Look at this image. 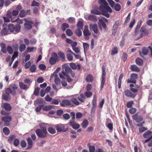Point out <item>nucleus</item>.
<instances>
[{
	"label": "nucleus",
	"instance_id": "obj_1",
	"mask_svg": "<svg viewBox=\"0 0 152 152\" xmlns=\"http://www.w3.org/2000/svg\"><path fill=\"white\" fill-rule=\"evenodd\" d=\"M17 88V87L16 86H10L9 88H6L5 90V92L6 94H4L3 95V99L7 101L9 100V96L10 94L13 95H15L16 94L15 90Z\"/></svg>",
	"mask_w": 152,
	"mask_h": 152
},
{
	"label": "nucleus",
	"instance_id": "obj_2",
	"mask_svg": "<svg viewBox=\"0 0 152 152\" xmlns=\"http://www.w3.org/2000/svg\"><path fill=\"white\" fill-rule=\"evenodd\" d=\"M99 2L100 4L99 9L100 10H102L104 9L107 12L110 13L112 12V9L108 6V4L105 0H99Z\"/></svg>",
	"mask_w": 152,
	"mask_h": 152
},
{
	"label": "nucleus",
	"instance_id": "obj_3",
	"mask_svg": "<svg viewBox=\"0 0 152 152\" xmlns=\"http://www.w3.org/2000/svg\"><path fill=\"white\" fill-rule=\"evenodd\" d=\"M8 30L11 32H15L17 33L18 32L20 29L21 26L19 24L16 25L14 26L12 24H10L8 26Z\"/></svg>",
	"mask_w": 152,
	"mask_h": 152
},
{
	"label": "nucleus",
	"instance_id": "obj_4",
	"mask_svg": "<svg viewBox=\"0 0 152 152\" xmlns=\"http://www.w3.org/2000/svg\"><path fill=\"white\" fill-rule=\"evenodd\" d=\"M36 133L37 136L40 138H44L47 136V132L45 129H37L36 130Z\"/></svg>",
	"mask_w": 152,
	"mask_h": 152
},
{
	"label": "nucleus",
	"instance_id": "obj_5",
	"mask_svg": "<svg viewBox=\"0 0 152 152\" xmlns=\"http://www.w3.org/2000/svg\"><path fill=\"white\" fill-rule=\"evenodd\" d=\"M146 26H143L140 29L141 34L140 35L139 39L142 37L143 35H148L150 31V29H147Z\"/></svg>",
	"mask_w": 152,
	"mask_h": 152
},
{
	"label": "nucleus",
	"instance_id": "obj_6",
	"mask_svg": "<svg viewBox=\"0 0 152 152\" xmlns=\"http://www.w3.org/2000/svg\"><path fill=\"white\" fill-rule=\"evenodd\" d=\"M51 56L52 57L49 60V62L50 64H53L58 61L59 58L57 55L54 53H52Z\"/></svg>",
	"mask_w": 152,
	"mask_h": 152
},
{
	"label": "nucleus",
	"instance_id": "obj_7",
	"mask_svg": "<svg viewBox=\"0 0 152 152\" xmlns=\"http://www.w3.org/2000/svg\"><path fill=\"white\" fill-rule=\"evenodd\" d=\"M142 52L143 54L145 55L148 54L150 56H152V48L150 46L147 48H143L142 49Z\"/></svg>",
	"mask_w": 152,
	"mask_h": 152
},
{
	"label": "nucleus",
	"instance_id": "obj_8",
	"mask_svg": "<svg viewBox=\"0 0 152 152\" xmlns=\"http://www.w3.org/2000/svg\"><path fill=\"white\" fill-rule=\"evenodd\" d=\"M102 80L101 85V88H103L105 81V66H102Z\"/></svg>",
	"mask_w": 152,
	"mask_h": 152
},
{
	"label": "nucleus",
	"instance_id": "obj_9",
	"mask_svg": "<svg viewBox=\"0 0 152 152\" xmlns=\"http://www.w3.org/2000/svg\"><path fill=\"white\" fill-rule=\"evenodd\" d=\"M143 136L145 138H149L145 140V142H147L152 138V132L149 131H147L144 134Z\"/></svg>",
	"mask_w": 152,
	"mask_h": 152
},
{
	"label": "nucleus",
	"instance_id": "obj_10",
	"mask_svg": "<svg viewBox=\"0 0 152 152\" xmlns=\"http://www.w3.org/2000/svg\"><path fill=\"white\" fill-rule=\"evenodd\" d=\"M132 118L137 123L141 122L143 120L142 117L141 116H138L137 114L132 115Z\"/></svg>",
	"mask_w": 152,
	"mask_h": 152
},
{
	"label": "nucleus",
	"instance_id": "obj_11",
	"mask_svg": "<svg viewBox=\"0 0 152 152\" xmlns=\"http://www.w3.org/2000/svg\"><path fill=\"white\" fill-rule=\"evenodd\" d=\"M90 28L91 30L93 31L95 33L97 34L98 33L97 26L96 24H90Z\"/></svg>",
	"mask_w": 152,
	"mask_h": 152
},
{
	"label": "nucleus",
	"instance_id": "obj_12",
	"mask_svg": "<svg viewBox=\"0 0 152 152\" xmlns=\"http://www.w3.org/2000/svg\"><path fill=\"white\" fill-rule=\"evenodd\" d=\"M56 129L58 132H66L68 130L67 128H65V125L64 124H61L60 126H57Z\"/></svg>",
	"mask_w": 152,
	"mask_h": 152
},
{
	"label": "nucleus",
	"instance_id": "obj_13",
	"mask_svg": "<svg viewBox=\"0 0 152 152\" xmlns=\"http://www.w3.org/2000/svg\"><path fill=\"white\" fill-rule=\"evenodd\" d=\"M63 67L64 68V70H63L64 72V73L67 75L69 74L72 72V69L70 68L67 64H64L63 65Z\"/></svg>",
	"mask_w": 152,
	"mask_h": 152
},
{
	"label": "nucleus",
	"instance_id": "obj_14",
	"mask_svg": "<svg viewBox=\"0 0 152 152\" xmlns=\"http://www.w3.org/2000/svg\"><path fill=\"white\" fill-rule=\"evenodd\" d=\"M84 17L86 20H91L94 22H95L97 20L96 16L94 15H90L87 17L86 15H85Z\"/></svg>",
	"mask_w": 152,
	"mask_h": 152
},
{
	"label": "nucleus",
	"instance_id": "obj_15",
	"mask_svg": "<svg viewBox=\"0 0 152 152\" xmlns=\"http://www.w3.org/2000/svg\"><path fill=\"white\" fill-rule=\"evenodd\" d=\"M61 105L62 106H66L72 105L71 102L69 100L67 99L63 100L61 103Z\"/></svg>",
	"mask_w": 152,
	"mask_h": 152
},
{
	"label": "nucleus",
	"instance_id": "obj_16",
	"mask_svg": "<svg viewBox=\"0 0 152 152\" xmlns=\"http://www.w3.org/2000/svg\"><path fill=\"white\" fill-rule=\"evenodd\" d=\"M69 124L73 129H76L79 128V125L78 124L76 123L73 121H70Z\"/></svg>",
	"mask_w": 152,
	"mask_h": 152
},
{
	"label": "nucleus",
	"instance_id": "obj_17",
	"mask_svg": "<svg viewBox=\"0 0 152 152\" xmlns=\"http://www.w3.org/2000/svg\"><path fill=\"white\" fill-rule=\"evenodd\" d=\"M119 22L118 21H116L113 26L112 28L113 34H115L118 28L119 25Z\"/></svg>",
	"mask_w": 152,
	"mask_h": 152
},
{
	"label": "nucleus",
	"instance_id": "obj_18",
	"mask_svg": "<svg viewBox=\"0 0 152 152\" xmlns=\"http://www.w3.org/2000/svg\"><path fill=\"white\" fill-rule=\"evenodd\" d=\"M77 96V95H73L71 99V101L74 104L78 105L79 104V102L77 99V98L76 97V96Z\"/></svg>",
	"mask_w": 152,
	"mask_h": 152
},
{
	"label": "nucleus",
	"instance_id": "obj_19",
	"mask_svg": "<svg viewBox=\"0 0 152 152\" xmlns=\"http://www.w3.org/2000/svg\"><path fill=\"white\" fill-rule=\"evenodd\" d=\"M27 140L28 144V148L27 149H30L33 146V141L30 138H28Z\"/></svg>",
	"mask_w": 152,
	"mask_h": 152
},
{
	"label": "nucleus",
	"instance_id": "obj_20",
	"mask_svg": "<svg viewBox=\"0 0 152 152\" xmlns=\"http://www.w3.org/2000/svg\"><path fill=\"white\" fill-rule=\"evenodd\" d=\"M3 106L4 109L7 111H10L11 110V106L10 104L8 103H4Z\"/></svg>",
	"mask_w": 152,
	"mask_h": 152
},
{
	"label": "nucleus",
	"instance_id": "obj_21",
	"mask_svg": "<svg viewBox=\"0 0 152 152\" xmlns=\"http://www.w3.org/2000/svg\"><path fill=\"white\" fill-rule=\"evenodd\" d=\"M0 46L1 48V51L4 53L7 52V50L6 49V45L3 43H1L0 44Z\"/></svg>",
	"mask_w": 152,
	"mask_h": 152
},
{
	"label": "nucleus",
	"instance_id": "obj_22",
	"mask_svg": "<svg viewBox=\"0 0 152 152\" xmlns=\"http://www.w3.org/2000/svg\"><path fill=\"white\" fill-rule=\"evenodd\" d=\"M99 26L101 30H102V28L101 26V25L102 26L103 28H106V26L104 22L102 19H99Z\"/></svg>",
	"mask_w": 152,
	"mask_h": 152
},
{
	"label": "nucleus",
	"instance_id": "obj_23",
	"mask_svg": "<svg viewBox=\"0 0 152 152\" xmlns=\"http://www.w3.org/2000/svg\"><path fill=\"white\" fill-rule=\"evenodd\" d=\"M125 95L128 97H132L134 98L135 95L132 94V92L129 90H127L125 91Z\"/></svg>",
	"mask_w": 152,
	"mask_h": 152
},
{
	"label": "nucleus",
	"instance_id": "obj_24",
	"mask_svg": "<svg viewBox=\"0 0 152 152\" xmlns=\"http://www.w3.org/2000/svg\"><path fill=\"white\" fill-rule=\"evenodd\" d=\"M84 34L85 36H88L91 34V33L88 30V27L87 26H85L84 27V30L83 31Z\"/></svg>",
	"mask_w": 152,
	"mask_h": 152
},
{
	"label": "nucleus",
	"instance_id": "obj_25",
	"mask_svg": "<svg viewBox=\"0 0 152 152\" xmlns=\"http://www.w3.org/2000/svg\"><path fill=\"white\" fill-rule=\"evenodd\" d=\"M69 65L71 67L74 69H80V68L79 65H76L75 64L73 63H70Z\"/></svg>",
	"mask_w": 152,
	"mask_h": 152
},
{
	"label": "nucleus",
	"instance_id": "obj_26",
	"mask_svg": "<svg viewBox=\"0 0 152 152\" xmlns=\"http://www.w3.org/2000/svg\"><path fill=\"white\" fill-rule=\"evenodd\" d=\"M54 106L51 105H49L45 106H43L42 107V110L45 111H48L54 108Z\"/></svg>",
	"mask_w": 152,
	"mask_h": 152
},
{
	"label": "nucleus",
	"instance_id": "obj_27",
	"mask_svg": "<svg viewBox=\"0 0 152 152\" xmlns=\"http://www.w3.org/2000/svg\"><path fill=\"white\" fill-rule=\"evenodd\" d=\"M11 120V117L10 116H4L2 118V120L5 122H9Z\"/></svg>",
	"mask_w": 152,
	"mask_h": 152
},
{
	"label": "nucleus",
	"instance_id": "obj_28",
	"mask_svg": "<svg viewBox=\"0 0 152 152\" xmlns=\"http://www.w3.org/2000/svg\"><path fill=\"white\" fill-rule=\"evenodd\" d=\"M124 74L122 73L119 77V79L118 81V88H120L121 87V80L122 79Z\"/></svg>",
	"mask_w": 152,
	"mask_h": 152
},
{
	"label": "nucleus",
	"instance_id": "obj_29",
	"mask_svg": "<svg viewBox=\"0 0 152 152\" xmlns=\"http://www.w3.org/2000/svg\"><path fill=\"white\" fill-rule=\"evenodd\" d=\"M86 81L89 83L92 82L93 80V76L91 75H87L86 77Z\"/></svg>",
	"mask_w": 152,
	"mask_h": 152
},
{
	"label": "nucleus",
	"instance_id": "obj_30",
	"mask_svg": "<svg viewBox=\"0 0 152 152\" xmlns=\"http://www.w3.org/2000/svg\"><path fill=\"white\" fill-rule=\"evenodd\" d=\"M55 78V82L56 84L58 85L60 84V80L58 77V75L57 74H55L54 75Z\"/></svg>",
	"mask_w": 152,
	"mask_h": 152
},
{
	"label": "nucleus",
	"instance_id": "obj_31",
	"mask_svg": "<svg viewBox=\"0 0 152 152\" xmlns=\"http://www.w3.org/2000/svg\"><path fill=\"white\" fill-rule=\"evenodd\" d=\"M142 21L141 20H140L138 22L135 29V32L136 34L138 31L139 30V29L140 28V27L142 25Z\"/></svg>",
	"mask_w": 152,
	"mask_h": 152
},
{
	"label": "nucleus",
	"instance_id": "obj_32",
	"mask_svg": "<svg viewBox=\"0 0 152 152\" xmlns=\"http://www.w3.org/2000/svg\"><path fill=\"white\" fill-rule=\"evenodd\" d=\"M131 69L132 71L134 72H138L140 71V69L138 67L134 65L131 66Z\"/></svg>",
	"mask_w": 152,
	"mask_h": 152
},
{
	"label": "nucleus",
	"instance_id": "obj_33",
	"mask_svg": "<svg viewBox=\"0 0 152 152\" xmlns=\"http://www.w3.org/2000/svg\"><path fill=\"white\" fill-rule=\"evenodd\" d=\"M40 129H41L46 130L47 128L48 127V125L45 123H42L40 124Z\"/></svg>",
	"mask_w": 152,
	"mask_h": 152
},
{
	"label": "nucleus",
	"instance_id": "obj_34",
	"mask_svg": "<svg viewBox=\"0 0 152 152\" xmlns=\"http://www.w3.org/2000/svg\"><path fill=\"white\" fill-rule=\"evenodd\" d=\"M62 73L64 76H65L66 77L67 80L68 82H70L72 81V79L69 77V75H67L65 73L64 71H63L62 72Z\"/></svg>",
	"mask_w": 152,
	"mask_h": 152
},
{
	"label": "nucleus",
	"instance_id": "obj_35",
	"mask_svg": "<svg viewBox=\"0 0 152 152\" xmlns=\"http://www.w3.org/2000/svg\"><path fill=\"white\" fill-rule=\"evenodd\" d=\"M76 97L80 101L83 102L84 101L85 96L84 94H81L80 96H78L77 95V96H76Z\"/></svg>",
	"mask_w": 152,
	"mask_h": 152
},
{
	"label": "nucleus",
	"instance_id": "obj_36",
	"mask_svg": "<svg viewBox=\"0 0 152 152\" xmlns=\"http://www.w3.org/2000/svg\"><path fill=\"white\" fill-rule=\"evenodd\" d=\"M19 86L21 89H27L28 88L27 86L24 84L22 82H20L19 83Z\"/></svg>",
	"mask_w": 152,
	"mask_h": 152
},
{
	"label": "nucleus",
	"instance_id": "obj_37",
	"mask_svg": "<svg viewBox=\"0 0 152 152\" xmlns=\"http://www.w3.org/2000/svg\"><path fill=\"white\" fill-rule=\"evenodd\" d=\"M1 34L2 35H6L8 33V31L7 28H4L1 31Z\"/></svg>",
	"mask_w": 152,
	"mask_h": 152
},
{
	"label": "nucleus",
	"instance_id": "obj_38",
	"mask_svg": "<svg viewBox=\"0 0 152 152\" xmlns=\"http://www.w3.org/2000/svg\"><path fill=\"white\" fill-rule=\"evenodd\" d=\"M69 27L68 24L66 23H63L61 26V29L62 30L64 31L66 28Z\"/></svg>",
	"mask_w": 152,
	"mask_h": 152
},
{
	"label": "nucleus",
	"instance_id": "obj_39",
	"mask_svg": "<svg viewBox=\"0 0 152 152\" xmlns=\"http://www.w3.org/2000/svg\"><path fill=\"white\" fill-rule=\"evenodd\" d=\"M137 64L139 65H141L143 64V61L140 58H137L136 60Z\"/></svg>",
	"mask_w": 152,
	"mask_h": 152
},
{
	"label": "nucleus",
	"instance_id": "obj_40",
	"mask_svg": "<svg viewBox=\"0 0 152 152\" xmlns=\"http://www.w3.org/2000/svg\"><path fill=\"white\" fill-rule=\"evenodd\" d=\"M67 58L70 61L73 60V57L72 54L69 53H67L66 55Z\"/></svg>",
	"mask_w": 152,
	"mask_h": 152
},
{
	"label": "nucleus",
	"instance_id": "obj_41",
	"mask_svg": "<svg viewBox=\"0 0 152 152\" xmlns=\"http://www.w3.org/2000/svg\"><path fill=\"white\" fill-rule=\"evenodd\" d=\"M3 132L6 135L9 134L10 132L9 129L7 127L4 128L3 129Z\"/></svg>",
	"mask_w": 152,
	"mask_h": 152
},
{
	"label": "nucleus",
	"instance_id": "obj_42",
	"mask_svg": "<svg viewBox=\"0 0 152 152\" xmlns=\"http://www.w3.org/2000/svg\"><path fill=\"white\" fill-rule=\"evenodd\" d=\"M83 46L84 49V52L85 53V51L87 50L89 48V45L87 43H83Z\"/></svg>",
	"mask_w": 152,
	"mask_h": 152
},
{
	"label": "nucleus",
	"instance_id": "obj_43",
	"mask_svg": "<svg viewBox=\"0 0 152 152\" xmlns=\"http://www.w3.org/2000/svg\"><path fill=\"white\" fill-rule=\"evenodd\" d=\"M121 9V6L120 4H116L114 6V9L117 11H119Z\"/></svg>",
	"mask_w": 152,
	"mask_h": 152
},
{
	"label": "nucleus",
	"instance_id": "obj_44",
	"mask_svg": "<svg viewBox=\"0 0 152 152\" xmlns=\"http://www.w3.org/2000/svg\"><path fill=\"white\" fill-rule=\"evenodd\" d=\"M26 49V46L24 44H21L19 50L21 52H22L24 51Z\"/></svg>",
	"mask_w": 152,
	"mask_h": 152
},
{
	"label": "nucleus",
	"instance_id": "obj_45",
	"mask_svg": "<svg viewBox=\"0 0 152 152\" xmlns=\"http://www.w3.org/2000/svg\"><path fill=\"white\" fill-rule=\"evenodd\" d=\"M88 122L86 120H84L82 122V126L84 128H86L88 125Z\"/></svg>",
	"mask_w": 152,
	"mask_h": 152
},
{
	"label": "nucleus",
	"instance_id": "obj_46",
	"mask_svg": "<svg viewBox=\"0 0 152 152\" xmlns=\"http://www.w3.org/2000/svg\"><path fill=\"white\" fill-rule=\"evenodd\" d=\"M31 24V23H26L24 24L25 28L27 29H31L32 27V25Z\"/></svg>",
	"mask_w": 152,
	"mask_h": 152
},
{
	"label": "nucleus",
	"instance_id": "obj_47",
	"mask_svg": "<svg viewBox=\"0 0 152 152\" xmlns=\"http://www.w3.org/2000/svg\"><path fill=\"white\" fill-rule=\"evenodd\" d=\"M68 22L71 24H74L75 22V19L73 17H70L68 18Z\"/></svg>",
	"mask_w": 152,
	"mask_h": 152
},
{
	"label": "nucleus",
	"instance_id": "obj_48",
	"mask_svg": "<svg viewBox=\"0 0 152 152\" xmlns=\"http://www.w3.org/2000/svg\"><path fill=\"white\" fill-rule=\"evenodd\" d=\"M11 22L12 23L16 22L18 23L22 24L23 21L22 20L20 19L19 18H18L17 19L15 20H11Z\"/></svg>",
	"mask_w": 152,
	"mask_h": 152
},
{
	"label": "nucleus",
	"instance_id": "obj_49",
	"mask_svg": "<svg viewBox=\"0 0 152 152\" xmlns=\"http://www.w3.org/2000/svg\"><path fill=\"white\" fill-rule=\"evenodd\" d=\"M26 13L24 10H22L19 13V16L21 18H23L25 16Z\"/></svg>",
	"mask_w": 152,
	"mask_h": 152
},
{
	"label": "nucleus",
	"instance_id": "obj_50",
	"mask_svg": "<svg viewBox=\"0 0 152 152\" xmlns=\"http://www.w3.org/2000/svg\"><path fill=\"white\" fill-rule=\"evenodd\" d=\"M85 96L89 98L92 95V93L89 91H87L85 93Z\"/></svg>",
	"mask_w": 152,
	"mask_h": 152
},
{
	"label": "nucleus",
	"instance_id": "obj_51",
	"mask_svg": "<svg viewBox=\"0 0 152 152\" xmlns=\"http://www.w3.org/2000/svg\"><path fill=\"white\" fill-rule=\"evenodd\" d=\"M59 56L62 59L63 61H64L65 60V57L64 53L61 52H59L58 53Z\"/></svg>",
	"mask_w": 152,
	"mask_h": 152
},
{
	"label": "nucleus",
	"instance_id": "obj_52",
	"mask_svg": "<svg viewBox=\"0 0 152 152\" xmlns=\"http://www.w3.org/2000/svg\"><path fill=\"white\" fill-rule=\"evenodd\" d=\"M81 29L78 28L76 31V34L79 36H80L82 34V32L81 31Z\"/></svg>",
	"mask_w": 152,
	"mask_h": 152
},
{
	"label": "nucleus",
	"instance_id": "obj_53",
	"mask_svg": "<svg viewBox=\"0 0 152 152\" xmlns=\"http://www.w3.org/2000/svg\"><path fill=\"white\" fill-rule=\"evenodd\" d=\"M7 49L10 54H12L13 53V49L11 46H8L7 47Z\"/></svg>",
	"mask_w": 152,
	"mask_h": 152
},
{
	"label": "nucleus",
	"instance_id": "obj_54",
	"mask_svg": "<svg viewBox=\"0 0 152 152\" xmlns=\"http://www.w3.org/2000/svg\"><path fill=\"white\" fill-rule=\"evenodd\" d=\"M66 33L67 35L71 36L73 34V32L70 29H67L66 31Z\"/></svg>",
	"mask_w": 152,
	"mask_h": 152
},
{
	"label": "nucleus",
	"instance_id": "obj_55",
	"mask_svg": "<svg viewBox=\"0 0 152 152\" xmlns=\"http://www.w3.org/2000/svg\"><path fill=\"white\" fill-rule=\"evenodd\" d=\"M78 28L81 29L83 27V23L81 21H79L77 24Z\"/></svg>",
	"mask_w": 152,
	"mask_h": 152
},
{
	"label": "nucleus",
	"instance_id": "obj_56",
	"mask_svg": "<svg viewBox=\"0 0 152 152\" xmlns=\"http://www.w3.org/2000/svg\"><path fill=\"white\" fill-rule=\"evenodd\" d=\"M92 103H93V108H94V110L95 109L96 106V99L94 97L93 101H92Z\"/></svg>",
	"mask_w": 152,
	"mask_h": 152
},
{
	"label": "nucleus",
	"instance_id": "obj_57",
	"mask_svg": "<svg viewBox=\"0 0 152 152\" xmlns=\"http://www.w3.org/2000/svg\"><path fill=\"white\" fill-rule=\"evenodd\" d=\"M48 130L49 132L51 134H54L56 132L55 130L52 128L51 127H49L48 128Z\"/></svg>",
	"mask_w": 152,
	"mask_h": 152
},
{
	"label": "nucleus",
	"instance_id": "obj_58",
	"mask_svg": "<svg viewBox=\"0 0 152 152\" xmlns=\"http://www.w3.org/2000/svg\"><path fill=\"white\" fill-rule=\"evenodd\" d=\"M118 53V50L117 47L113 49V50L111 53V54L112 55H115Z\"/></svg>",
	"mask_w": 152,
	"mask_h": 152
},
{
	"label": "nucleus",
	"instance_id": "obj_59",
	"mask_svg": "<svg viewBox=\"0 0 152 152\" xmlns=\"http://www.w3.org/2000/svg\"><path fill=\"white\" fill-rule=\"evenodd\" d=\"M36 69V66L34 64L32 65L30 68V70L32 72H34L35 71Z\"/></svg>",
	"mask_w": 152,
	"mask_h": 152
},
{
	"label": "nucleus",
	"instance_id": "obj_60",
	"mask_svg": "<svg viewBox=\"0 0 152 152\" xmlns=\"http://www.w3.org/2000/svg\"><path fill=\"white\" fill-rule=\"evenodd\" d=\"M135 20L133 18L131 20V21L129 25V27L130 28H132L133 27V26L135 24Z\"/></svg>",
	"mask_w": 152,
	"mask_h": 152
},
{
	"label": "nucleus",
	"instance_id": "obj_61",
	"mask_svg": "<svg viewBox=\"0 0 152 152\" xmlns=\"http://www.w3.org/2000/svg\"><path fill=\"white\" fill-rule=\"evenodd\" d=\"M34 50H35V48L34 47H28L27 48V51L28 53H29L33 51Z\"/></svg>",
	"mask_w": 152,
	"mask_h": 152
},
{
	"label": "nucleus",
	"instance_id": "obj_62",
	"mask_svg": "<svg viewBox=\"0 0 152 152\" xmlns=\"http://www.w3.org/2000/svg\"><path fill=\"white\" fill-rule=\"evenodd\" d=\"M91 12L92 13L96 15H100V12L99 11L95 9L92 10Z\"/></svg>",
	"mask_w": 152,
	"mask_h": 152
},
{
	"label": "nucleus",
	"instance_id": "obj_63",
	"mask_svg": "<svg viewBox=\"0 0 152 152\" xmlns=\"http://www.w3.org/2000/svg\"><path fill=\"white\" fill-rule=\"evenodd\" d=\"M39 68L41 70H45L46 69V66L43 64H40L39 66Z\"/></svg>",
	"mask_w": 152,
	"mask_h": 152
},
{
	"label": "nucleus",
	"instance_id": "obj_64",
	"mask_svg": "<svg viewBox=\"0 0 152 152\" xmlns=\"http://www.w3.org/2000/svg\"><path fill=\"white\" fill-rule=\"evenodd\" d=\"M90 152H94L95 151V148L93 146H90L89 147Z\"/></svg>",
	"mask_w": 152,
	"mask_h": 152
}]
</instances>
